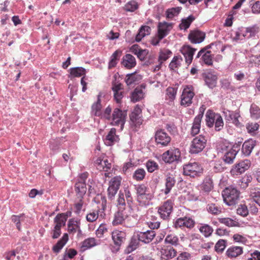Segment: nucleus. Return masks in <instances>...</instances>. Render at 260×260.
I'll use <instances>...</instances> for the list:
<instances>
[{
  "label": "nucleus",
  "instance_id": "62",
  "mask_svg": "<svg viewBox=\"0 0 260 260\" xmlns=\"http://www.w3.org/2000/svg\"><path fill=\"white\" fill-rule=\"evenodd\" d=\"M207 209L209 213L212 214H218L221 212V208L214 204H208Z\"/></svg>",
  "mask_w": 260,
  "mask_h": 260
},
{
  "label": "nucleus",
  "instance_id": "22",
  "mask_svg": "<svg viewBox=\"0 0 260 260\" xmlns=\"http://www.w3.org/2000/svg\"><path fill=\"white\" fill-rule=\"evenodd\" d=\"M225 119L226 121L232 122L237 126L241 124L239 118L240 117L239 112L238 111H228L225 112Z\"/></svg>",
  "mask_w": 260,
  "mask_h": 260
},
{
  "label": "nucleus",
  "instance_id": "46",
  "mask_svg": "<svg viewBox=\"0 0 260 260\" xmlns=\"http://www.w3.org/2000/svg\"><path fill=\"white\" fill-rule=\"evenodd\" d=\"M68 231L70 233H75L77 229H78L79 232H81L79 225L77 221L74 218L70 219L68 223Z\"/></svg>",
  "mask_w": 260,
  "mask_h": 260
},
{
  "label": "nucleus",
  "instance_id": "2",
  "mask_svg": "<svg viewBox=\"0 0 260 260\" xmlns=\"http://www.w3.org/2000/svg\"><path fill=\"white\" fill-rule=\"evenodd\" d=\"M239 191L233 186L225 188L222 192L224 202L228 206L237 204L239 199Z\"/></svg>",
  "mask_w": 260,
  "mask_h": 260
},
{
  "label": "nucleus",
  "instance_id": "49",
  "mask_svg": "<svg viewBox=\"0 0 260 260\" xmlns=\"http://www.w3.org/2000/svg\"><path fill=\"white\" fill-rule=\"evenodd\" d=\"M146 175V172L144 169L139 168L137 169L134 173L133 178L137 181L143 180Z\"/></svg>",
  "mask_w": 260,
  "mask_h": 260
},
{
  "label": "nucleus",
  "instance_id": "26",
  "mask_svg": "<svg viewBox=\"0 0 260 260\" xmlns=\"http://www.w3.org/2000/svg\"><path fill=\"white\" fill-rule=\"evenodd\" d=\"M255 146V141L249 139L244 142L242 147V152L245 156H249Z\"/></svg>",
  "mask_w": 260,
  "mask_h": 260
},
{
  "label": "nucleus",
  "instance_id": "4",
  "mask_svg": "<svg viewBox=\"0 0 260 260\" xmlns=\"http://www.w3.org/2000/svg\"><path fill=\"white\" fill-rule=\"evenodd\" d=\"M127 116V111L116 108L113 111L111 118V124L114 126H120V130L124 127Z\"/></svg>",
  "mask_w": 260,
  "mask_h": 260
},
{
  "label": "nucleus",
  "instance_id": "57",
  "mask_svg": "<svg viewBox=\"0 0 260 260\" xmlns=\"http://www.w3.org/2000/svg\"><path fill=\"white\" fill-rule=\"evenodd\" d=\"M258 27L256 25L247 27L245 31V34L247 35L246 37L249 38L250 37L254 36L258 31Z\"/></svg>",
  "mask_w": 260,
  "mask_h": 260
},
{
  "label": "nucleus",
  "instance_id": "18",
  "mask_svg": "<svg viewBox=\"0 0 260 260\" xmlns=\"http://www.w3.org/2000/svg\"><path fill=\"white\" fill-rule=\"evenodd\" d=\"M112 90L114 93V98L117 103H120L124 96L122 84L120 83H113Z\"/></svg>",
  "mask_w": 260,
  "mask_h": 260
},
{
  "label": "nucleus",
  "instance_id": "30",
  "mask_svg": "<svg viewBox=\"0 0 260 260\" xmlns=\"http://www.w3.org/2000/svg\"><path fill=\"white\" fill-rule=\"evenodd\" d=\"M243 253V247L238 246H232L229 247L226 251L227 256L229 257H236Z\"/></svg>",
  "mask_w": 260,
  "mask_h": 260
},
{
  "label": "nucleus",
  "instance_id": "5",
  "mask_svg": "<svg viewBox=\"0 0 260 260\" xmlns=\"http://www.w3.org/2000/svg\"><path fill=\"white\" fill-rule=\"evenodd\" d=\"M203 173L202 166L197 162H189L183 166V174L191 177L201 176Z\"/></svg>",
  "mask_w": 260,
  "mask_h": 260
},
{
  "label": "nucleus",
  "instance_id": "9",
  "mask_svg": "<svg viewBox=\"0 0 260 260\" xmlns=\"http://www.w3.org/2000/svg\"><path fill=\"white\" fill-rule=\"evenodd\" d=\"M121 177L115 176L109 182L108 188V195L109 199H112L115 197L121 185Z\"/></svg>",
  "mask_w": 260,
  "mask_h": 260
},
{
  "label": "nucleus",
  "instance_id": "33",
  "mask_svg": "<svg viewBox=\"0 0 260 260\" xmlns=\"http://www.w3.org/2000/svg\"><path fill=\"white\" fill-rule=\"evenodd\" d=\"M170 25L168 23L164 22L163 23H159L158 26V38L159 40L162 39L169 33L168 26Z\"/></svg>",
  "mask_w": 260,
  "mask_h": 260
},
{
  "label": "nucleus",
  "instance_id": "7",
  "mask_svg": "<svg viewBox=\"0 0 260 260\" xmlns=\"http://www.w3.org/2000/svg\"><path fill=\"white\" fill-rule=\"evenodd\" d=\"M205 84L209 88L213 89L217 85L218 76L214 71H206L202 74Z\"/></svg>",
  "mask_w": 260,
  "mask_h": 260
},
{
  "label": "nucleus",
  "instance_id": "59",
  "mask_svg": "<svg viewBox=\"0 0 260 260\" xmlns=\"http://www.w3.org/2000/svg\"><path fill=\"white\" fill-rule=\"evenodd\" d=\"M65 215L63 214H58L54 219V222L56 225H60V227L64 226L66 222Z\"/></svg>",
  "mask_w": 260,
  "mask_h": 260
},
{
  "label": "nucleus",
  "instance_id": "35",
  "mask_svg": "<svg viewBox=\"0 0 260 260\" xmlns=\"http://www.w3.org/2000/svg\"><path fill=\"white\" fill-rule=\"evenodd\" d=\"M101 93H99L97 98V101L93 104L91 107L92 113L96 116L102 115Z\"/></svg>",
  "mask_w": 260,
  "mask_h": 260
},
{
  "label": "nucleus",
  "instance_id": "25",
  "mask_svg": "<svg viewBox=\"0 0 260 260\" xmlns=\"http://www.w3.org/2000/svg\"><path fill=\"white\" fill-rule=\"evenodd\" d=\"M145 88V85L144 84L141 85L140 86L137 87L131 94V101L135 103L142 100L144 95L143 89Z\"/></svg>",
  "mask_w": 260,
  "mask_h": 260
},
{
  "label": "nucleus",
  "instance_id": "51",
  "mask_svg": "<svg viewBox=\"0 0 260 260\" xmlns=\"http://www.w3.org/2000/svg\"><path fill=\"white\" fill-rule=\"evenodd\" d=\"M166 244H169L172 245L176 246L178 244L179 239L177 236L173 234H170L167 236L165 239Z\"/></svg>",
  "mask_w": 260,
  "mask_h": 260
},
{
  "label": "nucleus",
  "instance_id": "28",
  "mask_svg": "<svg viewBox=\"0 0 260 260\" xmlns=\"http://www.w3.org/2000/svg\"><path fill=\"white\" fill-rule=\"evenodd\" d=\"M176 179L172 174H168L165 179V189L164 193L167 194L170 192L172 188L175 186Z\"/></svg>",
  "mask_w": 260,
  "mask_h": 260
},
{
  "label": "nucleus",
  "instance_id": "31",
  "mask_svg": "<svg viewBox=\"0 0 260 260\" xmlns=\"http://www.w3.org/2000/svg\"><path fill=\"white\" fill-rule=\"evenodd\" d=\"M69 240L68 235L64 233L62 238L53 246L52 250L55 253H58L66 245Z\"/></svg>",
  "mask_w": 260,
  "mask_h": 260
},
{
  "label": "nucleus",
  "instance_id": "6",
  "mask_svg": "<svg viewBox=\"0 0 260 260\" xmlns=\"http://www.w3.org/2000/svg\"><path fill=\"white\" fill-rule=\"evenodd\" d=\"M194 96L193 87L192 85H186L181 96V105L184 107L189 106L192 103V100Z\"/></svg>",
  "mask_w": 260,
  "mask_h": 260
},
{
  "label": "nucleus",
  "instance_id": "50",
  "mask_svg": "<svg viewBox=\"0 0 260 260\" xmlns=\"http://www.w3.org/2000/svg\"><path fill=\"white\" fill-rule=\"evenodd\" d=\"M25 217L24 214H21L19 215H13L11 217L12 221L16 224V228L19 231H21L20 222L23 221Z\"/></svg>",
  "mask_w": 260,
  "mask_h": 260
},
{
  "label": "nucleus",
  "instance_id": "40",
  "mask_svg": "<svg viewBox=\"0 0 260 260\" xmlns=\"http://www.w3.org/2000/svg\"><path fill=\"white\" fill-rule=\"evenodd\" d=\"M250 197L260 206V188L254 187L250 188Z\"/></svg>",
  "mask_w": 260,
  "mask_h": 260
},
{
  "label": "nucleus",
  "instance_id": "14",
  "mask_svg": "<svg viewBox=\"0 0 260 260\" xmlns=\"http://www.w3.org/2000/svg\"><path fill=\"white\" fill-rule=\"evenodd\" d=\"M173 206L172 201L168 200L159 208L158 212L162 219H167L169 218L173 210Z\"/></svg>",
  "mask_w": 260,
  "mask_h": 260
},
{
  "label": "nucleus",
  "instance_id": "48",
  "mask_svg": "<svg viewBox=\"0 0 260 260\" xmlns=\"http://www.w3.org/2000/svg\"><path fill=\"white\" fill-rule=\"evenodd\" d=\"M181 10V7H176L168 9L166 12L167 18L172 19L174 17L178 16Z\"/></svg>",
  "mask_w": 260,
  "mask_h": 260
},
{
  "label": "nucleus",
  "instance_id": "23",
  "mask_svg": "<svg viewBox=\"0 0 260 260\" xmlns=\"http://www.w3.org/2000/svg\"><path fill=\"white\" fill-rule=\"evenodd\" d=\"M129 118L131 122L135 125L138 126L142 123V119L141 115V110L139 107H136L134 110L129 115Z\"/></svg>",
  "mask_w": 260,
  "mask_h": 260
},
{
  "label": "nucleus",
  "instance_id": "53",
  "mask_svg": "<svg viewBox=\"0 0 260 260\" xmlns=\"http://www.w3.org/2000/svg\"><path fill=\"white\" fill-rule=\"evenodd\" d=\"M172 54V52L169 49H165L159 52L158 61L163 63L166 61Z\"/></svg>",
  "mask_w": 260,
  "mask_h": 260
},
{
  "label": "nucleus",
  "instance_id": "1",
  "mask_svg": "<svg viewBox=\"0 0 260 260\" xmlns=\"http://www.w3.org/2000/svg\"><path fill=\"white\" fill-rule=\"evenodd\" d=\"M240 149V144H235L232 148L222 145L220 152L223 153L222 159L225 164H232Z\"/></svg>",
  "mask_w": 260,
  "mask_h": 260
},
{
  "label": "nucleus",
  "instance_id": "52",
  "mask_svg": "<svg viewBox=\"0 0 260 260\" xmlns=\"http://www.w3.org/2000/svg\"><path fill=\"white\" fill-rule=\"evenodd\" d=\"M250 113L251 117L253 119H257L260 117V109L254 104L251 105Z\"/></svg>",
  "mask_w": 260,
  "mask_h": 260
},
{
  "label": "nucleus",
  "instance_id": "61",
  "mask_svg": "<svg viewBox=\"0 0 260 260\" xmlns=\"http://www.w3.org/2000/svg\"><path fill=\"white\" fill-rule=\"evenodd\" d=\"M215 117L216 123L214 125V129L216 131L219 132L221 131L223 127V121L220 115H217L216 117Z\"/></svg>",
  "mask_w": 260,
  "mask_h": 260
},
{
  "label": "nucleus",
  "instance_id": "17",
  "mask_svg": "<svg viewBox=\"0 0 260 260\" xmlns=\"http://www.w3.org/2000/svg\"><path fill=\"white\" fill-rule=\"evenodd\" d=\"M205 38V34L199 30L191 31L188 36V39L191 43L199 44Z\"/></svg>",
  "mask_w": 260,
  "mask_h": 260
},
{
  "label": "nucleus",
  "instance_id": "8",
  "mask_svg": "<svg viewBox=\"0 0 260 260\" xmlns=\"http://www.w3.org/2000/svg\"><path fill=\"white\" fill-rule=\"evenodd\" d=\"M171 141V137L164 129L157 130L155 134V141L157 146L165 147L168 146Z\"/></svg>",
  "mask_w": 260,
  "mask_h": 260
},
{
  "label": "nucleus",
  "instance_id": "15",
  "mask_svg": "<svg viewBox=\"0 0 260 260\" xmlns=\"http://www.w3.org/2000/svg\"><path fill=\"white\" fill-rule=\"evenodd\" d=\"M196 50V48H193L188 45H184L181 48L180 51L183 55L185 62L188 66L192 62L193 56Z\"/></svg>",
  "mask_w": 260,
  "mask_h": 260
},
{
  "label": "nucleus",
  "instance_id": "44",
  "mask_svg": "<svg viewBox=\"0 0 260 260\" xmlns=\"http://www.w3.org/2000/svg\"><path fill=\"white\" fill-rule=\"evenodd\" d=\"M199 231L205 237H209L212 234L213 229L207 224H201Z\"/></svg>",
  "mask_w": 260,
  "mask_h": 260
},
{
  "label": "nucleus",
  "instance_id": "27",
  "mask_svg": "<svg viewBox=\"0 0 260 260\" xmlns=\"http://www.w3.org/2000/svg\"><path fill=\"white\" fill-rule=\"evenodd\" d=\"M121 64L127 69H132L136 65L135 57L130 54L123 56Z\"/></svg>",
  "mask_w": 260,
  "mask_h": 260
},
{
  "label": "nucleus",
  "instance_id": "3",
  "mask_svg": "<svg viewBox=\"0 0 260 260\" xmlns=\"http://www.w3.org/2000/svg\"><path fill=\"white\" fill-rule=\"evenodd\" d=\"M207 142V138L203 135L195 137L191 141L189 153L191 154H197L201 152L205 148Z\"/></svg>",
  "mask_w": 260,
  "mask_h": 260
},
{
  "label": "nucleus",
  "instance_id": "42",
  "mask_svg": "<svg viewBox=\"0 0 260 260\" xmlns=\"http://www.w3.org/2000/svg\"><path fill=\"white\" fill-rule=\"evenodd\" d=\"M136 73L134 72L126 75L124 80L127 86H131L135 84L136 82L140 79V76L137 75Z\"/></svg>",
  "mask_w": 260,
  "mask_h": 260
},
{
  "label": "nucleus",
  "instance_id": "13",
  "mask_svg": "<svg viewBox=\"0 0 260 260\" xmlns=\"http://www.w3.org/2000/svg\"><path fill=\"white\" fill-rule=\"evenodd\" d=\"M180 152L178 149L169 150L162 155V160L166 163L171 164L179 159Z\"/></svg>",
  "mask_w": 260,
  "mask_h": 260
},
{
  "label": "nucleus",
  "instance_id": "24",
  "mask_svg": "<svg viewBox=\"0 0 260 260\" xmlns=\"http://www.w3.org/2000/svg\"><path fill=\"white\" fill-rule=\"evenodd\" d=\"M116 129L112 128L104 139V143L107 146H112L119 140L118 136L116 135Z\"/></svg>",
  "mask_w": 260,
  "mask_h": 260
},
{
  "label": "nucleus",
  "instance_id": "47",
  "mask_svg": "<svg viewBox=\"0 0 260 260\" xmlns=\"http://www.w3.org/2000/svg\"><path fill=\"white\" fill-rule=\"evenodd\" d=\"M202 189L205 192H209L213 187L212 180L210 176H207L202 184Z\"/></svg>",
  "mask_w": 260,
  "mask_h": 260
},
{
  "label": "nucleus",
  "instance_id": "38",
  "mask_svg": "<svg viewBox=\"0 0 260 260\" xmlns=\"http://www.w3.org/2000/svg\"><path fill=\"white\" fill-rule=\"evenodd\" d=\"M196 18L192 15L188 16L186 18H183L181 22L180 23L179 27L181 30H186L188 28L191 23L195 20Z\"/></svg>",
  "mask_w": 260,
  "mask_h": 260
},
{
  "label": "nucleus",
  "instance_id": "36",
  "mask_svg": "<svg viewBox=\"0 0 260 260\" xmlns=\"http://www.w3.org/2000/svg\"><path fill=\"white\" fill-rule=\"evenodd\" d=\"M122 54V51L119 50H116L111 55L108 64V68L112 69L117 64L118 61Z\"/></svg>",
  "mask_w": 260,
  "mask_h": 260
},
{
  "label": "nucleus",
  "instance_id": "11",
  "mask_svg": "<svg viewBox=\"0 0 260 260\" xmlns=\"http://www.w3.org/2000/svg\"><path fill=\"white\" fill-rule=\"evenodd\" d=\"M111 235L116 250L118 251L122 244L125 241L126 233L123 231L115 230L112 232Z\"/></svg>",
  "mask_w": 260,
  "mask_h": 260
},
{
  "label": "nucleus",
  "instance_id": "29",
  "mask_svg": "<svg viewBox=\"0 0 260 260\" xmlns=\"http://www.w3.org/2000/svg\"><path fill=\"white\" fill-rule=\"evenodd\" d=\"M140 242L141 241L138 238V235L133 236L131 238L128 245L125 250V252L128 254L136 250L138 247Z\"/></svg>",
  "mask_w": 260,
  "mask_h": 260
},
{
  "label": "nucleus",
  "instance_id": "21",
  "mask_svg": "<svg viewBox=\"0 0 260 260\" xmlns=\"http://www.w3.org/2000/svg\"><path fill=\"white\" fill-rule=\"evenodd\" d=\"M137 235L141 242L147 244L152 241L156 234L153 230H147L145 232H139Z\"/></svg>",
  "mask_w": 260,
  "mask_h": 260
},
{
  "label": "nucleus",
  "instance_id": "64",
  "mask_svg": "<svg viewBox=\"0 0 260 260\" xmlns=\"http://www.w3.org/2000/svg\"><path fill=\"white\" fill-rule=\"evenodd\" d=\"M83 199H75V205H74V207H75V212L77 214H79L80 212H81V211L82 210V207H83Z\"/></svg>",
  "mask_w": 260,
  "mask_h": 260
},
{
  "label": "nucleus",
  "instance_id": "60",
  "mask_svg": "<svg viewBox=\"0 0 260 260\" xmlns=\"http://www.w3.org/2000/svg\"><path fill=\"white\" fill-rule=\"evenodd\" d=\"M138 8V3L135 1H130L126 4L124 7V9L127 12H134Z\"/></svg>",
  "mask_w": 260,
  "mask_h": 260
},
{
  "label": "nucleus",
  "instance_id": "54",
  "mask_svg": "<svg viewBox=\"0 0 260 260\" xmlns=\"http://www.w3.org/2000/svg\"><path fill=\"white\" fill-rule=\"evenodd\" d=\"M152 197V194L147 192L145 193V195L142 197L141 199H139V197H137V200L140 205L142 206L146 205H148L149 202L151 200Z\"/></svg>",
  "mask_w": 260,
  "mask_h": 260
},
{
  "label": "nucleus",
  "instance_id": "16",
  "mask_svg": "<svg viewBox=\"0 0 260 260\" xmlns=\"http://www.w3.org/2000/svg\"><path fill=\"white\" fill-rule=\"evenodd\" d=\"M204 109L202 107L199 110V113L194 119L193 125L191 127V134L192 136L197 135L201 128V122L204 115Z\"/></svg>",
  "mask_w": 260,
  "mask_h": 260
},
{
  "label": "nucleus",
  "instance_id": "32",
  "mask_svg": "<svg viewBox=\"0 0 260 260\" xmlns=\"http://www.w3.org/2000/svg\"><path fill=\"white\" fill-rule=\"evenodd\" d=\"M219 115V114L216 113L211 110H208L205 115L206 125L209 127H212L216 123V121L214 120L215 117Z\"/></svg>",
  "mask_w": 260,
  "mask_h": 260
},
{
  "label": "nucleus",
  "instance_id": "39",
  "mask_svg": "<svg viewBox=\"0 0 260 260\" xmlns=\"http://www.w3.org/2000/svg\"><path fill=\"white\" fill-rule=\"evenodd\" d=\"M182 58L180 56H174L169 65V68L171 71L175 72L176 69L181 66Z\"/></svg>",
  "mask_w": 260,
  "mask_h": 260
},
{
  "label": "nucleus",
  "instance_id": "12",
  "mask_svg": "<svg viewBox=\"0 0 260 260\" xmlns=\"http://www.w3.org/2000/svg\"><path fill=\"white\" fill-rule=\"evenodd\" d=\"M251 162L248 159L241 160L233 166L231 172L234 175L241 174L249 168Z\"/></svg>",
  "mask_w": 260,
  "mask_h": 260
},
{
  "label": "nucleus",
  "instance_id": "58",
  "mask_svg": "<svg viewBox=\"0 0 260 260\" xmlns=\"http://www.w3.org/2000/svg\"><path fill=\"white\" fill-rule=\"evenodd\" d=\"M146 167L148 172L152 173L158 169V164L154 160H149L146 163Z\"/></svg>",
  "mask_w": 260,
  "mask_h": 260
},
{
  "label": "nucleus",
  "instance_id": "55",
  "mask_svg": "<svg viewBox=\"0 0 260 260\" xmlns=\"http://www.w3.org/2000/svg\"><path fill=\"white\" fill-rule=\"evenodd\" d=\"M210 51H207L204 53L201 58L202 61L208 66H211L213 63L212 57Z\"/></svg>",
  "mask_w": 260,
  "mask_h": 260
},
{
  "label": "nucleus",
  "instance_id": "63",
  "mask_svg": "<svg viewBox=\"0 0 260 260\" xmlns=\"http://www.w3.org/2000/svg\"><path fill=\"white\" fill-rule=\"evenodd\" d=\"M237 213L243 217H246L248 214V210L244 204H240L237 209Z\"/></svg>",
  "mask_w": 260,
  "mask_h": 260
},
{
  "label": "nucleus",
  "instance_id": "45",
  "mask_svg": "<svg viewBox=\"0 0 260 260\" xmlns=\"http://www.w3.org/2000/svg\"><path fill=\"white\" fill-rule=\"evenodd\" d=\"M135 188L136 190L137 197H139V199L145 195V193H147L148 188L144 184H141L137 185H135Z\"/></svg>",
  "mask_w": 260,
  "mask_h": 260
},
{
  "label": "nucleus",
  "instance_id": "10",
  "mask_svg": "<svg viewBox=\"0 0 260 260\" xmlns=\"http://www.w3.org/2000/svg\"><path fill=\"white\" fill-rule=\"evenodd\" d=\"M174 225L175 228L183 229L186 228L190 229L194 226L195 221L190 217L184 216L178 218L175 220L174 222Z\"/></svg>",
  "mask_w": 260,
  "mask_h": 260
},
{
  "label": "nucleus",
  "instance_id": "20",
  "mask_svg": "<svg viewBox=\"0 0 260 260\" xmlns=\"http://www.w3.org/2000/svg\"><path fill=\"white\" fill-rule=\"evenodd\" d=\"M87 191L86 183L76 182L74 185L76 199H83Z\"/></svg>",
  "mask_w": 260,
  "mask_h": 260
},
{
  "label": "nucleus",
  "instance_id": "19",
  "mask_svg": "<svg viewBox=\"0 0 260 260\" xmlns=\"http://www.w3.org/2000/svg\"><path fill=\"white\" fill-rule=\"evenodd\" d=\"M161 258L165 260H169L177 255V251L172 246H164L160 250Z\"/></svg>",
  "mask_w": 260,
  "mask_h": 260
},
{
  "label": "nucleus",
  "instance_id": "43",
  "mask_svg": "<svg viewBox=\"0 0 260 260\" xmlns=\"http://www.w3.org/2000/svg\"><path fill=\"white\" fill-rule=\"evenodd\" d=\"M219 222L229 227L239 226V223L230 218H219Z\"/></svg>",
  "mask_w": 260,
  "mask_h": 260
},
{
  "label": "nucleus",
  "instance_id": "41",
  "mask_svg": "<svg viewBox=\"0 0 260 260\" xmlns=\"http://www.w3.org/2000/svg\"><path fill=\"white\" fill-rule=\"evenodd\" d=\"M125 218L123 211H118L114 214V219L112 221L113 225H117L123 223Z\"/></svg>",
  "mask_w": 260,
  "mask_h": 260
},
{
  "label": "nucleus",
  "instance_id": "56",
  "mask_svg": "<svg viewBox=\"0 0 260 260\" xmlns=\"http://www.w3.org/2000/svg\"><path fill=\"white\" fill-rule=\"evenodd\" d=\"M227 241L225 240L220 239L216 243L214 249L218 253L222 252L226 247Z\"/></svg>",
  "mask_w": 260,
  "mask_h": 260
},
{
  "label": "nucleus",
  "instance_id": "37",
  "mask_svg": "<svg viewBox=\"0 0 260 260\" xmlns=\"http://www.w3.org/2000/svg\"><path fill=\"white\" fill-rule=\"evenodd\" d=\"M99 244L94 238H89L85 239L82 243L81 249L83 251L90 249Z\"/></svg>",
  "mask_w": 260,
  "mask_h": 260
},
{
  "label": "nucleus",
  "instance_id": "34",
  "mask_svg": "<svg viewBox=\"0 0 260 260\" xmlns=\"http://www.w3.org/2000/svg\"><path fill=\"white\" fill-rule=\"evenodd\" d=\"M86 71V69L83 67H74L70 69V73L69 77L72 79L75 77H79L82 76H85Z\"/></svg>",
  "mask_w": 260,
  "mask_h": 260
}]
</instances>
